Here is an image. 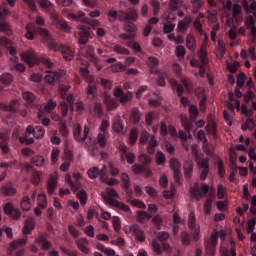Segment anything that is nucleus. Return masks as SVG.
I'll return each mask as SVG.
<instances>
[{
	"label": "nucleus",
	"mask_w": 256,
	"mask_h": 256,
	"mask_svg": "<svg viewBox=\"0 0 256 256\" xmlns=\"http://www.w3.org/2000/svg\"><path fill=\"white\" fill-rule=\"evenodd\" d=\"M87 175L90 179H97V177H101V180L106 183L107 185H116L117 180L115 179H107L108 175H111L112 177L115 175H119V169L115 168L113 164H108L107 166H104L101 171H99V168L92 167L88 169Z\"/></svg>",
	"instance_id": "1"
},
{
	"label": "nucleus",
	"mask_w": 256,
	"mask_h": 256,
	"mask_svg": "<svg viewBox=\"0 0 256 256\" xmlns=\"http://www.w3.org/2000/svg\"><path fill=\"white\" fill-rule=\"evenodd\" d=\"M25 245H27V239L15 240L10 244L9 251L11 253V251H15L19 247H25Z\"/></svg>",
	"instance_id": "25"
},
{
	"label": "nucleus",
	"mask_w": 256,
	"mask_h": 256,
	"mask_svg": "<svg viewBox=\"0 0 256 256\" xmlns=\"http://www.w3.org/2000/svg\"><path fill=\"white\" fill-rule=\"evenodd\" d=\"M225 55V44L222 41L218 42V47L216 49V57H218V59H223Z\"/></svg>",
	"instance_id": "39"
},
{
	"label": "nucleus",
	"mask_w": 256,
	"mask_h": 256,
	"mask_svg": "<svg viewBox=\"0 0 256 256\" xmlns=\"http://www.w3.org/2000/svg\"><path fill=\"white\" fill-rule=\"evenodd\" d=\"M22 61H25L29 65V67H33L35 63H37V56L33 51H26L21 54Z\"/></svg>",
	"instance_id": "12"
},
{
	"label": "nucleus",
	"mask_w": 256,
	"mask_h": 256,
	"mask_svg": "<svg viewBox=\"0 0 256 256\" xmlns=\"http://www.w3.org/2000/svg\"><path fill=\"white\" fill-rule=\"evenodd\" d=\"M185 47L184 46H178L176 47L175 55L176 57L181 61V59H185Z\"/></svg>",
	"instance_id": "52"
},
{
	"label": "nucleus",
	"mask_w": 256,
	"mask_h": 256,
	"mask_svg": "<svg viewBox=\"0 0 256 256\" xmlns=\"http://www.w3.org/2000/svg\"><path fill=\"white\" fill-rule=\"evenodd\" d=\"M20 207L22 211H30L31 210V199L29 196H24L20 202Z\"/></svg>",
	"instance_id": "28"
},
{
	"label": "nucleus",
	"mask_w": 256,
	"mask_h": 256,
	"mask_svg": "<svg viewBox=\"0 0 256 256\" xmlns=\"http://www.w3.org/2000/svg\"><path fill=\"white\" fill-rule=\"evenodd\" d=\"M192 154L195 155L196 163L199 169L202 170L200 179L205 181L207 178V173H209V160L207 158H203V154L199 153V151L195 148L192 150Z\"/></svg>",
	"instance_id": "4"
},
{
	"label": "nucleus",
	"mask_w": 256,
	"mask_h": 256,
	"mask_svg": "<svg viewBox=\"0 0 256 256\" xmlns=\"http://www.w3.org/2000/svg\"><path fill=\"white\" fill-rule=\"evenodd\" d=\"M128 203H130V205H132L133 207H137L138 209H145V203H143L141 200H128Z\"/></svg>",
	"instance_id": "58"
},
{
	"label": "nucleus",
	"mask_w": 256,
	"mask_h": 256,
	"mask_svg": "<svg viewBox=\"0 0 256 256\" xmlns=\"http://www.w3.org/2000/svg\"><path fill=\"white\" fill-rule=\"evenodd\" d=\"M31 135H33L35 139H42L45 135V130L41 126H37L36 128L28 126L25 131V137L19 138L20 143H25L26 145L33 144L34 140L31 138Z\"/></svg>",
	"instance_id": "2"
},
{
	"label": "nucleus",
	"mask_w": 256,
	"mask_h": 256,
	"mask_svg": "<svg viewBox=\"0 0 256 256\" xmlns=\"http://www.w3.org/2000/svg\"><path fill=\"white\" fill-rule=\"evenodd\" d=\"M112 225L114 227V231L119 232L121 231V220L119 217L114 216L112 217Z\"/></svg>",
	"instance_id": "57"
},
{
	"label": "nucleus",
	"mask_w": 256,
	"mask_h": 256,
	"mask_svg": "<svg viewBox=\"0 0 256 256\" xmlns=\"http://www.w3.org/2000/svg\"><path fill=\"white\" fill-rule=\"evenodd\" d=\"M102 199L105 201V203H108V205H112V207H117V209H120V211H124L126 213L127 211H129V207L123 202L108 198L107 196H105V194H102Z\"/></svg>",
	"instance_id": "10"
},
{
	"label": "nucleus",
	"mask_w": 256,
	"mask_h": 256,
	"mask_svg": "<svg viewBox=\"0 0 256 256\" xmlns=\"http://www.w3.org/2000/svg\"><path fill=\"white\" fill-rule=\"evenodd\" d=\"M42 176H43V173H41L40 171L33 172L32 176L30 178L32 185H39V183H41Z\"/></svg>",
	"instance_id": "34"
},
{
	"label": "nucleus",
	"mask_w": 256,
	"mask_h": 256,
	"mask_svg": "<svg viewBox=\"0 0 256 256\" xmlns=\"http://www.w3.org/2000/svg\"><path fill=\"white\" fill-rule=\"evenodd\" d=\"M55 107H57V102L50 100L45 106H44V111L45 113H51V111H53V109H55Z\"/></svg>",
	"instance_id": "59"
},
{
	"label": "nucleus",
	"mask_w": 256,
	"mask_h": 256,
	"mask_svg": "<svg viewBox=\"0 0 256 256\" xmlns=\"http://www.w3.org/2000/svg\"><path fill=\"white\" fill-rule=\"evenodd\" d=\"M107 139H109V133H98L97 141L100 147H105L107 145Z\"/></svg>",
	"instance_id": "30"
},
{
	"label": "nucleus",
	"mask_w": 256,
	"mask_h": 256,
	"mask_svg": "<svg viewBox=\"0 0 256 256\" xmlns=\"http://www.w3.org/2000/svg\"><path fill=\"white\" fill-rule=\"evenodd\" d=\"M211 209H213V200L207 199L203 207L205 215H211Z\"/></svg>",
	"instance_id": "47"
},
{
	"label": "nucleus",
	"mask_w": 256,
	"mask_h": 256,
	"mask_svg": "<svg viewBox=\"0 0 256 256\" xmlns=\"http://www.w3.org/2000/svg\"><path fill=\"white\" fill-rule=\"evenodd\" d=\"M74 138L76 141H85L87 139V135H89V128L84 126V130H81V126L75 125L74 126Z\"/></svg>",
	"instance_id": "9"
},
{
	"label": "nucleus",
	"mask_w": 256,
	"mask_h": 256,
	"mask_svg": "<svg viewBox=\"0 0 256 256\" xmlns=\"http://www.w3.org/2000/svg\"><path fill=\"white\" fill-rule=\"evenodd\" d=\"M133 234L135 235L137 241L140 243H143L145 241V232L139 228V226H136V229L134 230Z\"/></svg>",
	"instance_id": "37"
},
{
	"label": "nucleus",
	"mask_w": 256,
	"mask_h": 256,
	"mask_svg": "<svg viewBox=\"0 0 256 256\" xmlns=\"http://www.w3.org/2000/svg\"><path fill=\"white\" fill-rule=\"evenodd\" d=\"M76 197L79 199L81 205H85L87 203V192L85 190H80Z\"/></svg>",
	"instance_id": "51"
},
{
	"label": "nucleus",
	"mask_w": 256,
	"mask_h": 256,
	"mask_svg": "<svg viewBox=\"0 0 256 256\" xmlns=\"http://www.w3.org/2000/svg\"><path fill=\"white\" fill-rule=\"evenodd\" d=\"M207 63H209V59L207 58V46L203 45L199 53V61L192 60L190 64L192 67H198L199 71L196 75L205 77V65H207Z\"/></svg>",
	"instance_id": "3"
},
{
	"label": "nucleus",
	"mask_w": 256,
	"mask_h": 256,
	"mask_svg": "<svg viewBox=\"0 0 256 256\" xmlns=\"http://www.w3.org/2000/svg\"><path fill=\"white\" fill-rule=\"evenodd\" d=\"M63 75H65L64 71H60V72H49L46 76H45V81L46 83H49L50 85H54V83H57V81H59L61 79V77H63Z\"/></svg>",
	"instance_id": "13"
},
{
	"label": "nucleus",
	"mask_w": 256,
	"mask_h": 256,
	"mask_svg": "<svg viewBox=\"0 0 256 256\" xmlns=\"http://www.w3.org/2000/svg\"><path fill=\"white\" fill-rule=\"evenodd\" d=\"M152 247H153V250L155 251V253H163V251H169L170 249V246L169 244H166L164 243L161 247V245H159V243L157 242V240H154L152 242Z\"/></svg>",
	"instance_id": "21"
},
{
	"label": "nucleus",
	"mask_w": 256,
	"mask_h": 256,
	"mask_svg": "<svg viewBox=\"0 0 256 256\" xmlns=\"http://www.w3.org/2000/svg\"><path fill=\"white\" fill-rule=\"evenodd\" d=\"M136 29L137 27H135V25L133 24V22H127L124 25V30L128 33V34H121L120 35V39H122L123 41H133V39H135V35H136Z\"/></svg>",
	"instance_id": "7"
},
{
	"label": "nucleus",
	"mask_w": 256,
	"mask_h": 256,
	"mask_svg": "<svg viewBox=\"0 0 256 256\" xmlns=\"http://www.w3.org/2000/svg\"><path fill=\"white\" fill-rule=\"evenodd\" d=\"M251 4L249 5V2L247 0L242 1V7L246 11V13L255 15V10H256V3L255 0H251Z\"/></svg>",
	"instance_id": "20"
},
{
	"label": "nucleus",
	"mask_w": 256,
	"mask_h": 256,
	"mask_svg": "<svg viewBox=\"0 0 256 256\" xmlns=\"http://www.w3.org/2000/svg\"><path fill=\"white\" fill-rule=\"evenodd\" d=\"M130 120L134 124L139 123V121H141V113H139V110L132 111Z\"/></svg>",
	"instance_id": "53"
},
{
	"label": "nucleus",
	"mask_w": 256,
	"mask_h": 256,
	"mask_svg": "<svg viewBox=\"0 0 256 256\" xmlns=\"http://www.w3.org/2000/svg\"><path fill=\"white\" fill-rule=\"evenodd\" d=\"M57 29H61V31H65L68 33V31H71V26L67 25L65 21H60L56 24Z\"/></svg>",
	"instance_id": "60"
},
{
	"label": "nucleus",
	"mask_w": 256,
	"mask_h": 256,
	"mask_svg": "<svg viewBox=\"0 0 256 256\" xmlns=\"http://www.w3.org/2000/svg\"><path fill=\"white\" fill-rule=\"evenodd\" d=\"M34 31H35L34 24L29 23L26 25L25 38L28 39V41H33V39H35V34L33 33Z\"/></svg>",
	"instance_id": "23"
},
{
	"label": "nucleus",
	"mask_w": 256,
	"mask_h": 256,
	"mask_svg": "<svg viewBox=\"0 0 256 256\" xmlns=\"http://www.w3.org/2000/svg\"><path fill=\"white\" fill-rule=\"evenodd\" d=\"M255 23H256V14L249 15L248 19L245 21L246 27H251V33L253 35L256 34Z\"/></svg>",
	"instance_id": "22"
},
{
	"label": "nucleus",
	"mask_w": 256,
	"mask_h": 256,
	"mask_svg": "<svg viewBox=\"0 0 256 256\" xmlns=\"http://www.w3.org/2000/svg\"><path fill=\"white\" fill-rule=\"evenodd\" d=\"M188 227L193 241L201 239V226L196 223L195 213L190 212L188 217Z\"/></svg>",
	"instance_id": "5"
},
{
	"label": "nucleus",
	"mask_w": 256,
	"mask_h": 256,
	"mask_svg": "<svg viewBox=\"0 0 256 256\" xmlns=\"http://www.w3.org/2000/svg\"><path fill=\"white\" fill-rule=\"evenodd\" d=\"M78 35L80 39L78 40L80 45H87L89 39H91V33L89 32V26L79 25L78 26Z\"/></svg>",
	"instance_id": "8"
},
{
	"label": "nucleus",
	"mask_w": 256,
	"mask_h": 256,
	"mask_svg": "<svg viewBox=\"0 0 256 256\" xmlns=\"http://www.w3.org/2000/svg\"><path fill=\"white\" fill-rule=\"evenodd\" d=\"M22 98L24 99V101L26 103H28V105H31V103H33V101H35V95L31 92H24L22 94Z\"/></svg>",
	"instance_id": "50"
},
{
	"label": "nucleus",
	"mask_w": 256,
	"mask_h": 256,
	"mask_svg": "<svg viewBox=\"0 0 256 256\" xmlns=\"http://www.w3.org/2000/svg\"><path fill=\"white\" fill-rule=\"evenodd\" d=\"M140 143L141 145H147V151L150 155L155 153V147H157V140H155V136L147 132H142L140 136Z\"/></svg>",
	"instance_id": "6"
},
{
	"label": "nucleus",
	"mask_w": 256,
	"mask_h": 256,
	"mask_svg": "<svg viewBox=\"0 0 256 256\" xmlns=\"http://www.w3.org/2000/svg\"><path fill=\"white\" fill-rule=\"evenodd\" d=\"M137 137H139V133L137 132V129H132L129 136V141L131 145H135L137 143Z\"/></svg>",
	"instance_id": "56"
},
{
	"label": "nucleus",
	"mask_w": 256,
	"mask_h": 256,
	"mask_svg": "<svg viewBox=\"0 0 256 256\" xmlns=\"http://www.w3.org/2000/svg\"><path fill=\"white\" fill-rule=\"evenodd\" d=\"M169 164L172 171H174V175H177L181 169V163H179L177 159H171Z\"/></svg>",
	"instance_id": "41"
},
{
	"label": "nucleus",
	"mask_w": 256,
	"mask_h": 256,
	"mask_svg": "<svg viewBox=\"0 0 256 256\" xmlns=\"http://www.w3.org/2000/svg\"><path fill=\"white\" fill-rule=\"evenodd\" d=\"M149 105H151V107H159V105H161V96L153 93L149 100Z\"/></svg>",
	"instance_id": "32"
},
{
	"label": "nucleus",
	"mask_w": 256,
	"mask_h": 256,
	"mask_svg": "<svg viewBox=\"0 0 256 256\" xmlns=\"http://www.w3.org/2000/svg\"><path fill=\"white\" fill-rule=\"evenodd\" d=\"M152 223H153V225L157 226V229H161V226L163 225V218H161V216H159V215H155L152 218Z\"/></svg>",
	"instance_id": "63"
},
{
	"label": "nucleus",
	"mask_w": 256,
	"mask_h": 256,
	"mask_svg": "<svg viewBox=\"0 0 256 256\" xmlns=\"http://www.w3.org/2000/svg\"><path fill=\"white\" fill-rule=\"evenodd\" d=\"M220 254L221 256H237V253L235 252V248H231L229 251L227 250V248H225V246H221Z\"/></svg>",
	"instance_id": "46"
},
{
	"label": "nucleus",
	"mask_w": 256,
	"mask_h": 256,
	"mask_svg": "<svg viewBox=\"0 0 256 256\" xmlns=\"http://www.w3.org/2000/svg\"><path fill=\"white\" fill-rule=\"evenodd\" d=\"M155 161L157 165H165V161H167V157L161 151H158L155 155Z\"/></svg>",
	"instance_id": "40"
},
{
	"label": "nucleus",
	"mask_w": 256,
	"mask_h": 256,
	"mask_svg": "<svg viewBox=\"0 0 256 256\" xmlns=\"http://www.w3.org/2000/svg\"><path fill=\"white\" fill-rule=\"evenodd\" d=\"M88 245H89V242L84 238H81L77 241L78 249H80L82 253H86V254L89 253V248H87Z\"/></svg>",
	"instance_id": "29"
},
{
	"label": "nucleus",
	"mask_w": 256,
	"mask_h": 256,
	"mask_svg": "<svg viewBox=\"0 0 256 256\" xmlns=\"http://www.w3.org/2000/svg\"><path fill=\"white\" fill-rule=\"evenodd\" d=\"M61 155V149L54 147L51 151V161L52 163H57L59 161V157Z\"/></svg>",
	"instance_id": "44"
},
{
	"label": "nucleus",
	"mask_w": 256,
	"mask_h": 256,
	"mask_svg": "<svg viewBox=\"0 0 256 256\" xmlns=\"http://www.w3.org/2000/svg\"><path fill=\"white\" fill-rule=\"evenodd\" d=\"M32 164L35 167H43L45 165V157L38 155L32 158Z\"/></svg>",
	"instance_id": "36"
},
{
	"label": "nucleus",
	"mask_w": 256,
	"mask_h": 256,
	"mask_svg": "<svg viewBox=\"0 0 256 256\" xmlns=\"http://www.w3.org/2000/svg\"><path fill=\"white\" fill-rule=\"evenodd\" d=\"M157 119H159V113L152 112L146 116V124L151 125L154 121H157Z\"/></svg>",
	"instance_id": "49"
},
{
	"label": "nucleus",
	"mask_w": 256,
	"mask_h": 256,
	"mask_svg": "<svg viewBox=\"0 0 256 256\" xmlns=\"http://www.w3.org/2000/svg\"><path fill=\"white\" fill-rule=\"evenodd\" d=\"M7 49H8L9 55L12 56L10 58V61H12V63H19V58L17 57V50H15L10 45H8Z\"/></svg>",
	"instance_id": "45"
},
{
	"label": "nucleus",
	"mask_w": 256,
	"mask_h": 256,
	"mask_svg": "<svg viewBox=\"0 0 256 256\" xmlns=\"http://www.w3.org/2000/svg\"><path fill=\"white\" fill-rule=\"evenodd\" d=\"M66 17L70 20L80 21V23H89V18L85 17V12L83 11H79L77 15L68 13Z\"/></svg>",
	"instance_id": "16"
},
{
	"label": "nucleus",
	"mask_w": 256,
	"mask_h": 256,
	"mask_svg": "<svg viewBox=\"0 0 256 256\" xmlns=\"http://www.w3.org/2000/svg\"><path fill=\"white\" fill-rule=\"evenodd\" d=\"M1 193L6 197H13V195L17 194V189H15L13 186H4L1 188Z\"/></svg>",
	"instance_id": "27"
},
{
	"label": "nucleus",
	"mask_w": 256,
	"mask_h": 256,
	"mask_svg": "<svg viewBox=\"0 0 256 256\" xmlns=\"http://www.w3.org/2000/svg\"><path fill=\"white\" fill-rule=\"evenodd\" d=\"M225 195H227V188L225 186L219 184L217 187V197L218 199H224Z\"/></svg>",
	"instance_id": "54"
},
{
	"label": "nucleus",
	"mask_w": 256,
	"mask_h": 256,
	"mask_svg": "<svg viewBox=\"0 0 256 256\" xmlns=\"http://www.w3.org/2000/svg\"><path fill=\"white\" fill-rule=\"evenodd\" d=\"M193 196L197 201L203 199V195H207L209 193V185H204L202 188L199 187V184H195L192 189Z\"/></svg>",
	"instance_id": "11"
},
{
	"label": "nucleus",
	"mask_w": 256,
	"mask_h": 256,
	"mask_svg": "<svg viewBox=\"0 0 256 256\" xmlns=\"http://www.w3.org/2000/svg\"><path fill=\"white\" fill-rule=\"evenodd\" d=\"M2 85H11L13 83V76L9 73H4L0 77Z\"/></svg>",
	"instance_id": "35"
},
{
	"label": "nucleus",
	"mask_w": 256,
	"mask_h": 256,
	"mask_svg": "<svg viewBox=\"0 0 256 256\" xmlns=\"http://www.w3.org/2000/svg\"><path fill=\"white\" fill-rule=\"evenodd\" d=\"M186 47L189 51H195V49H197V42H195V37L193 35L187 36Z\"/></svg>",
	"instance_id": "26"
},
{
	"label": "nucleus",
	"mask_w": 256,
	"mask_h": 256,
	"mask_svg": "<svg viewBox=\"0 0 256 256\" xmlns=\"http://www.w3.org/2000/svg\"><path fill=\"white\" fill-rule=\"evenodd\" d=\"M169 85L171 86L172 89H176L177 95L181 97L183 95V86L177 84L176 80L171 79L169 81Z\"/></svg>",
	"instance_id": "38"
},
{
	"label": "nucleus",
	"mask_w": 256,
	"mask_h": 256,
	"mask_svg": "<svg viewBox=\"0 0 256 256\" xmlns=\"http://www.w3.org/2000/svg\"><path fill=\"white\" fill-rule=\"evenodd\" d=\"M104 102L106 104L108 111H113V109H117V101L112 99L111 96L106 95L104 97Z\"/></svg>",
	"instance_id": "24"
},
{
	"label": "nucleus",
	"mask_w": 256,
	"mask_h": 256,
	"mask_svg": "<svg viewBox=\"0 0 256 256\" xmlns=\"http://www.w3.org/2000/svg\"><path fill=\"white\" fill-rule=\"evenodd\" d=\"M235 107L237 111H241V114L246 115V117H251V115H253V110L247 108L246 105L241 106L239 100H235Z\"/></svg>",
	"instance_id": "19"
},
{
	"label": "nucleus",
	"mask_w": 256,
	"mask_h": 256,
	"mask_svg": "<svg viewBox=\"0 0 256 256\" xmlns=\"http://www.w3.org/2000/svg\"><path fill=\"white\" fill-rule=\"evenodd\" d=\"M246 80H247V77L245 76L244 73H240L238 75V78H237V87H238V89H241V87H243V85H245Z\"/></svg>",
	"instance_id": "62"
},
{
	"label": "nucleus",
	"mask_w": 256,
	"mask_h": 256,
	"mask_svg": "<svg viewBox=\"0 0 256 256\" xmlns=\"http://www.w3.org/2000/svg\"><path fill=\"white\" fill-rule=\"evenodd\" d=\"M58 179H59V176L57 175V173L52 174L48 179V184H47L48 195H53V193H55V189H57Z\"/></svg>",
	"instance_id": "14"
},
{
	"label": "nucleus",
	"mask_w": 256,
	"mask_h": 256,
	"mask_svg": "<svg viewBox=\"0 0 256 256\" xmlns=\"http://www.w3.org/2000/svg\"><path fill=\"white\" fill-rule=\"evenodd\" d=\"M193 173V161L188 160L184 164V174L186 177H189Z\"/></svg>",
	"instance_id": "43"
},
{
	"label": "nucleus",
	"mask_w": 256,
	"mask_h": 256,
	"mask_svg": "<svg viewBox=\"0 0 256 256\" xmlns=\"http://www.w3.org/2000/svg\"><path fill=\"white\" fill-rule=\"evenodd\" d=\"M110 123L108 120H102L101 124H100V132L99 133H109L107 132V129H109L110 127Z\"/></svg>",
	"instance_id": "64"
},
{
	"label": "nucleus",
	"mask_w": 256,
	"mask_h": 256,
	"mask_svg": "<svg viewBox=\"0 0 256 256\" xmlns=\"http://www.w3.org/2000/svg\"><path fill=\"white\" fill-rule=\"evenodd\" d=\"M37 205L38 207H41V209H45V207H47V196L45 194L38 195Z\"/></svg>",
	"instance_id": "42"
},
{
	"label": "nucleus",
	"mask_w": 256,
	"mask_h": 256,
	"mask_svg": "<svg viewBox=\"0 0 256 256\" xmlns=\"http://www.w3.org/2000/svg\"><path fill=\"white\" fill-rule=\"evenodd\" d=\"M242 129L243 131H245V129H250V130L255 129V120L254 119L246 120V123L242 125Z\"/></svg>",
	"instance_id": "61"
},
{
	"label": "nucleus",
	"mask_w": 256,
	"mask_h": 256,
	"mask_svg": "<svg viewBox=\"0 0 256 256\" xmlns=\"http://www.w3.org/2000/svg\"><path fill=\"white\" fill-rule=\"evenodd\" d=\"M121 182L126 189H129V187H131V180L129 178V175H127V173L121 174Z\"/></svg>",
	"instance_id": "55"
},
{
	"label": "nucleus",
	"mask_w": 256,
	"mask_h": 256,
	"mask_svg": "<svg viewBox=\"0 0 256 256\" xmlns=\"http://www.w3.org/2000/svg\"><path fill=\"white\" fill-rule=\"evenodd\" d=\"M33 229H35V219H33V217H30L24 223V227L22 231L24 235H29L31 231H33Z\"/></svg>",
	"instance_id": "18"
},
{
	"label": "nucleus",
	"mask_w": 256,
	"mask_h": 256,
	"mask_svg": "<svg viewBox=\"0 0 256 256\" xmlns=\"http://www.w3.org/2000/svg\"><path fill=\"white\" fill-rule=\"evenodd\" d=\"M179 223H181V218H179V214H173V233L177 235L179 233Z\"/></svg>",
	"instance_id": "33"
},
{
	"label": "nucleus",
	"mask_w": 256,
	"mask_h": 256,
	"mask_svg": "<svg viewBox=\"0 0 256 256\" xmlns=\"http://www.w3.org/2000/svg\"><path fill=\"white\" fill-rule=\"evenodd\" d=\"M151 215H149V213H147L146 211H137L136 213V219L139 223H144L145 221H147V219H150Z\"/></svg>",
	"instance_id": "31"
},
{
	"label": "nucleus",
	"mask_w": 256,
	"mask_h": 256,
	"mask_svg": "<svg viewBox=\"0 0 256 256\" xmlns=\"http://www.w3.org/2000/svg\"><path fill=\"white\" fill-rule=\"evenodd\" d=\"M114 95L120 99V103H127V101H130V99H133V93L128 92L123 94V90L120 88H116L114 90Z\"/></svg>",
	"instance_id": "15"
},
{
	"label": "nucleus",
	"mask_w": 256,
	"mask_h": 256,
	"mask_svg": "<svg viewBox=\"0 0 256 256\" xmlns=\"http://www.w3.org/2000/svg\"><path fill=\"white\" fill-rule=\"evenodd\" d=\"M195 95H197L198 99H200L201 111H205V101H207V97L205 96V89L197 88L195 90Z\"/></svg>",
	"instance_id": "17"
},
{
	"label": "nucleus",
	"mask_w": 256,
	"mask_h": 256,
	"mask_svg": "<svg viewBox=\"0 0 256 256\" xmlns=\"http://www.w3.org/2000/svg\"><path fill=\"white\" fill-rule=\"evenodd\" d=\"M94 55H95V47L89 46L86 52V56L90 61H92V63H97V58H95Z\"/></svg>",
	"instance_id": "48"
}]
</instances>
